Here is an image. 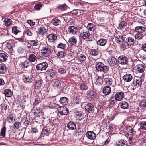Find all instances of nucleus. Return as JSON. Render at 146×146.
I'll use <instances>...</instances> for the list:
<instances>
[{
    "mask_svg": "<svg viewBox=\"0 0 146 146\" xmlns=\"http://www.w3.org/2000/svg\"><path fill=\"white\" fill-rule=\"evenodd\" d=\"M74 54L73 52L70 51L68 53V56L69 57V58L68 59V60L69 61H70L73 60L74 58Z\"/></svg>",
    "mask_w": 146,
    "mask_h": 146,
    "instance_id": "nucleus-46",
    "label": "nucleus"
},
{
    "mask_svg": "<svg viewBox=\"0 0 146 146\" xmlns=\"http://www.w3.org/2000/svg\"><path fill=\"white\" fill-rule=\"evenodd\" d=\"M25 34L29 36H31L32 35V33L31 31L29 29H26L25 31Z\"/></svg>",
    "mask_w": 146,
    "mask_h": 146,
    "instance_id": "nucleus-61",
    "label": "nucleus"
},
{
    "mask_svg": "<svg viewBox=\"0 0 146 146\" xmlns=\"http://www.w3.org/2000/svg\"><path fill=\"white\" fill-rule=\"evenodd\" d=\"M139 105L142 111L146 112V100H145L141 101Z\"/></svg>",
    "mask_w": 146,
    "mask_h": 146,
    "instance_id": "nucleus-15",
    "label": "nucleus"
},
{
    "mask_svg": "<svg viewBox=\"0 0 146 146\" xmlns=\"http://www.w3.org/2000/svg\"><path fill=\"white\" fill-rule=\"evenodd\" d=\"M106 75H105L104 77L106 84L109 86L111 85L113 82L112 79L110 78H106Z\"/></svg>",
    "mask_w": 146,
    "mask_h": 146,
    "instance_id": "nucleus-36",
    "label": "nucleus"
},
{
    "mask_svg": "<svg viewBox=\"0 0 146 146\" xmlns=\"http://www.w3.org/2000/svg\"><path fill=\"white\" fill-rule=\"evenodd\" d=\"M6 42H7V48L10 50H11L13 46L11 42L10 41L8 42V41H6Z\"/></svg>",
    "mask_w": 146,
    "mask_h": 146,
    "instance_id": "nucleus-53",
    "label": "nucleus"
},
{
    "mask_svg": "<svg viewBox=\"0 0 146 146\" xmlns=\"http://www.w3.org/2000/svg\"><path fill=\"white\" fill-rule=\"evenodd\" d=\"M119 104L121 108L122 109H127L128 108V104L126 102H122Z\"/></svg>",
    "mask_w": 146,
    "mask_h": 146,
    "instance_id": "nucleus-40",
    "label": "nucleus"
},
{
    "mask_svg": "<svg viewBox=\"0 0 146 146\" xmlns=\"http://www.w3.org/2000/svg\"><path fill=\"white\" fill-rule=\"evenodd\" d=\"M123 96L124 93L122 92H117L115 94V99L116 100L121 101L123 98Z\"/></svg>",
    "mask_w": 146,
    "mask_h": 146,
    "instance_id": "nucleus-12",
    "label": "nucleus"
},
{
    "mask_svg": "<svg viewBox=\"0 0 146 146\" xmlns=\"http://www.w3.org/2000/svg\"><path fill=\"white\" fill-rule=\"evenodd\" d=\"M7 58L6 54L4 53H0V61L4 62L6 61Z\"/></svg>",
    "mask_w": 146,
    "mask_h": 146,
    "instance_id": "nucleus-25",
    "label": "nucleus"
},
{
    "mask_svg": "<svg viewBox=\"0 0 146 146\" xmlns=\"http://www.w3.org/2000/svg\"><path fill=\"white\" fill-rule=\"evenodd\" d=\"M34 111H35L34 113V115H39V114L41 113V111L40 108H38L36 110H34Z\"/></svg>",
    "mask_w": 146,
    "mask_h": 146,
    "instance_id": "nucleus-57",
    "label": "nucleus"
},
{
    "mask_svg": "<svg viewBox=\"0 0 146 146\" xmlns=\"http://www.w3.org/2000/svg\"><path fill=\"white\" fill-rule=\"evenodd\" d=\"M135 31L137 32V33H142L145 31V29L143 26H137L135 28Z\"/></svg>",
    "mask_w": 146,
    "mask_h": 146,
    "instance_id": "nucleus-24",
    "label": "nucleus"
},
{
    "mask_svg": "<svg viewBox=\"0 0 146 146\" xmlns=\"http://www.w3.org/2000/svg\"><path fill=\"white\" fill-rule=\"evenodd\" d=\"M20 124V123L19 122L16 121L15 122L13 128L14 129H18L19 127V125Z\"/></svg>",
    "mask_w": 146,
    "mask_h": 146,
    "instance_id": "nucleus-60",
    "label": "nucleus"
},
{
    "mask_svg": "<svg viewBox=\"0 0 146 146\" xmlns=\"http://www.w3.org/2000/svg\"><path fill=\"white\" fill-rule=\"evenodd\" d=\"M42 83L40 80L36 81L35 82V87L36 89H39L42 86Z\"/></svg>",
    "mask_w": 146,
    "mask_h": 146,
    "instance_id": "nucleus-34",
    "label": "nucleus"
},
{
    "mask_svg": "<svg viewBox=\"0 0 146 146\" xmlns=\"http://www.w3.org/2000/svg\"><path fill=\"white\" fill-rule=\"evenodd\" d=\"M68 99L67 98L62 97L60 98V102L61 104L63 105H65L68 103Z\"/></svg>",
    "mask_w": 146,
    "mask_h": 146,
    "instance_id": "nucleus-28",
    "label": "nucleus"
},
{
    "mask_svg": "<svg viewBox=\"0 0 146 146\" xmlns=\"http://www.w3.org/2000/svg\"><path fill=\"white\" fill-rule=\"evenodd\" d=\"M6 67L3 64H0V74H4L5 72Z\"/></svg>",
    "mask_w": 146,
    "mask_h": 146,
    "instance_id": "nucleus-39",
    "label": "nucleus"
},
{
    "mask_svg": "<svg viewBox=\"0 0 146 146\" xmlns=\"http://www.w3.org/2000/svg\"><path fill=\"white\" fill-rule=\"evenodd\" d=\"M68 42L72 45H74L77 42L76 38L74 36L71 37L69 38Z\"/></svg>",
    "mask_w": 146,
    "mask_h": 146,
    "instance_id": "nucleus-31",
    "label": "nucleus"
},
{
    "mask_svg": "<svg viewBox=\"0 0 146 146\" xmlns=\"http://www.w3.org/2000/svg\"><path fill=\"white\" fill-rule=\"evenodd\" d=\"M58 72L59 73L63 74L66 73V70L64 68H61L58 69Z\"/></svg>",
    "mask_w": 146,
    "mask_h": 146,
    "instance_id": "nucleus-55",
    "label": "nucleus"
},
{
    "mask_svg": "<svg viewBox=\"0 0 146 146\" xmlns=\"http://www.w3.org/2000/svg\"><path fill=\"white\" fill-rule=\"evenodd\" d=\"M109 102L111 105H113L115 103L114 98L113 97L111 98L109 100Z\"/></svg>",
    "mask_w": 146,
    "mask_h": 146,
    "instance_id": "nucleus-62",
    "label": "nucleus"
},
{
    "mask_svg": "<svg viewBox=\"0 0 146 146\" xmlns=\"http://www.w3.org/2000/svg\"><path fill=\"white\" fill-rule=\"evenodd\" d=\"M68 32L71 34H75L78 32V30L76 27L70 26L68 27Z\"/></svg>",
    "mask_w": 146,
    "mask_h": 146,
    "instance_id": "nucleus-11",
    "label": "nucleus"
},
{
    "mask_svg": "<svg viewBox=\"0 0 146 146\" xmlns=\"http://www.w3.org/2000/svg\"><path fill=\"white\" fill-rule=\"evenodd\" d=\"M4 94L6 97H10L12 96L13 93L10 89H8L5 90Z\"/></svg>",
    "mask_w": 146,
    "mask_h": 146,
    "instance_id": "nucleus-30",
    "label": "nucleus"
},
{
    "mask_svg": "<svg viewBox=\"0 0 146 146\" xmlns=\"http://www.w3.org/2000/svg\"><path fill=\"white\" fill-rule=\"evenodd\" d=\"M108 61L109 64L111 66H115L117 64V60L114 57H111L108 58Z\"/></svg>",
    "mask_w": 146,
    "mask_h": 146,
    "instance_id": "nucleus-9",
    "label": "nucleus"
},
{
    "mask_svg": "<svg viewBox=\"0 0 146 146\" xmlns=\"http://www.w3.org/2000/svg\"><path fill=\"white\" fill-rule=\"evenodd\" d=\"M90 54L92 56H96L99 54V53L97 50L93 49L90 51Z\"/></svg>",
    "mask_w": 146,
    "mask_h": 146,
    "instance_id": "nucleus-49",
    "label": "nucleus"
},
{
    "mask_svg": "<svg viewBox=\"0 0 146 146\" xmlns=\"http://www.w3.org/2000/svg\"><path fill=\"white\" fill-rule=\"evenodd\" d=\"M85 109L88 113L93 112L94 111V105L90 103H89L86 105Z\"/></svg>",
    "mask_w": 146,
    "mask_h": 146,
    "instance_id": "nucleus-8",
    "label": "nucleus"
},
{
    "mask_svg": "<svg viewBox=\"0 0 146 146\" xmlns=\"http://www.w3.org/2000/svg\"><path fill=\"white\" fill-rule=\"evenodd\" d=\"M21 62L19 65L21 68L24 69L27 68L29 65V62L27 60H24L23 59H21Z\"/></svg>",
    "mask_w": 146,
    "mask_h": 146,
    "instance_id": "nucleus-10",
    "label": "nucleus"
},
{
    "mask_svg": "<svg viewBox=\"0 0 146 146\" xmlns=\"http://www.w3.org/2000/svg\"><path fill=\"white\" fill-rule=\"evenodd\" d=\"M104 64L101 62H97L96 64V68L98 71H100L104 66Z\"/></svg>",
    "mask_w": 146,
    "mask_h": 146,
    "instance_id": "nucleus-27",
    "label": "nucleus"
},
{
    "mask_svg": "<svg viewBox=\"0 0 146 146\" xmlns=\"http://www.w3.org/2000/svg\"><path fill=\"white\" fill-rule=\"evenodd\" d=\"M58 8L60 10L62 11H65L67 9V7L66 4L58 5Z\"/></svg>",
    "mask_w": 146,
    "mask_h": 146,
    "instance_id": "nucleus-51",
    "label": "nucleus"
},
{
    "mask_svg": "<svg viewBox=\"0 0 146 146\" xmlns=\"http://www.w3.org/2000/svg\"><path fill=\"white\" fill-rule=\"evenodd\" d=\"M67 127L71 130H74L76 128V125L75 123L70 121L67 124Z\"/></svg>",
    "mask_w": 146,
    "mask_h": 146,
    "instance_id": "nucleus-22",
    "label": "nucleus"
},
{
    "mask_svg": "<svg viewBox=\"0 0 146 146\" xmlns=\"http://www.w3.org/2000/svg\"><path fill=\"white\" fill-rule=\"evenodd\" d=\"M140 129L143 130H146V121L140 122L139 124Z\"/></svg>",
    "mask_w": 146,
    "mask_h": 146,
    "instance_id": "nucleus-38",
    "label": "nucleus"
},
{
    "mask_svg": "<svg viewBox=\"0 0 146 146\" xmlns=\"http://www.w3.org/2000/svg\"><path fill=\"white\" fill-rule=\"evenodd\" d=\"M33 77L31 75L24 76L23 79L25 82H31L33 80Z\"/></svg>",
    "mask_w": 146,
    "mask_h": 146,
    "instance_id": "nucleus-23",
    "label": "nucleus"
},
{
    "mask_svg": "<svg viewBox=\"0 0 146 146\" xmlns=\"http://www.w3.org/2000/svg\"><path fill=\"white\" fill-rule=\"evenodd\" d=\"M28 44L32 46H37L39 44V43L35 40L29 41Z\"/></svg>",
    "mask_w": 146,
    "mask_h": 146,
    "instance_id": "nucleus-41",
    "label": "nucleus"
},
{
    "mask_svg": "<svg viewBox=\"0 0 146 146\" xmlns=\"http://www.w3.org/2000/svg\"><path fill=\"white\" fill-rule=\"evenodd\" d=\"M6 128L5 127H3L1 129L0 135L3 137H4L5 135Z\"/></svg>",
    "mask_w": 146,
    "mask_h": 146,
    "instance_id": "nucleus-54",
    "label": "nucleus"
},
{
    "mask_svg": "<svg viewBox=\"0 0 146 146\" xmlns=\"http://www.w3.org/2000/svg\"><path fill=\"white\" fill-rule=\"evenodd\" d=\"M87 58V56L84 54H81L78 57L80 62H82L86 60Z\"/></svg>",
    "mask_w": 146,
    "mask_h": 146,
    "instance_id": "nucleus-42",
    "label": "nucleus"
},
{
    "mask_svg": "<svg viewBox=\"0 0 146 146\" xmlns=\"http://www.w3.org/2000/svg\"><path fill=\"white\" fill-rule=\"evenodd\" d=\"M144 36V35L142 33H137L135 35V39L138 40L141 39Z\"/></svg>",
    "mask_w": 146,
    "mask_h": 146,
    "instance_id": "nucleus-44",
    "label": "nucleus"
},
{
    "mask_svg": "<svg viewBox=\"0 0 146 146\" xmlns=\"http://www.w3.org/2000/svg\"><path fill=\"white\" fill-rule=\"evenodd\" d=\"M140 144L142 146H146V139H143L141 141Z\"/></svg>",
    "mask_w": 146,
    "mask_h": 146,
    "instance_id": "nucleus-64",
    "label": "nucleus"
},
{
    "mask_svg": "<svg viewBox=\"0 0 146 146\" xmlns=\"http://www.w3.org/2000/svg\"><path fill=\"white\" fill-rule=\"evenodd\" d=\"M81 36L84 39H88L90 36V34L88 31H84L80 34Z\"/></svg>",
    "mask_w": 146,
    "mask_h": 146,
    "instance_id": "nucleus-21",
    "label": "nucleus"
},
{
    "mask_svg": "<svg viewBox=\"0 0 146 146\" xmlns=\"http://www.w3.org/2000/svg\"><path fill=\"white\" fill-rule=\"evenodd\" d=\"M127 142L124 140H120L118 144V146H127Z\"/></svg>",
    "mask_w": 146,
    "mask_h": 146,
    "instance_id": "nucleus-48",
    "label": "nucleus"
},
{
    "mask_svg": "<svg viewBox=\"0 0 146 146\" xmlns=\"http://www.w3.org/2000/svg\"><path fill=\"white\" fill-rule=\"evenodd\" d=\"M86 136L87 137L91 140H93L95 139L96 135L93 131H88L86 133Z\"/></svg>",
    "mask_w": 146,
    "mask_h": 146,
    "instance_id": "nucleus-13",
    "label": "nucleus"
},
{
    "mask_svg": "<svg viewBox=\"0 0 146 146\" xmlns=\"http://www.w3.org/2000/svg\"><path fill=\"white\" fill-rule=\"evenodd\" d=\"M27 22L31 26H33L35 23V22H33L32 20H28Z\"/></svg>",
    "mask_w": 146,
    "mask_h": 146,
    "instance_id": "nucleus-63",
    "label": "nucleus"
},
{
    "mask_svg": "<svg viewBox=\"0 0 146 146\" xmlns=\"http://www.w3.org/2000/svg\"><path fill=\"white\" fill-rule=\"evenodd\" d=\"M95 80L94 83L96 85H101L103 83V80L102 78L98 76H96L95 77Z\"/></svg>",
    "mask_w": 146,
    "mask_h": 146,
    "instance_id": "nucleus-17",
    "label": "nucleus"
},
{
    "mask_svg": "<svg viewBox=\"0 0 146 146\" xmlns=\"http://www.w3.org/2000/svg\"><path fill=\"white\" fill-rule=\"evenodd\" d=\"M88 88L87 84L85 83H82L80 86V89L82 90H87Z\"/></svg>",
    "mask_w": 146,
    "mask_h": 146,
    "instance_id": "nucleus-47",
    "label": "nucleus"
},
{
    "mask_svg": "<svg viewBox=\"0 0 146 146\" xmlns=\"http://www.w3.org/2000/svg\"><path fill=\"white\" fill-rule=\"evenodd\" d=\"M142 79L140 77H136L134 78L133 82L132 84L134 89H138L141 88L142 84Z\"/></svg>",
    "mask_w": 146,
    "mask_h": 146,
    "instance_id": "nucleus-2",
    "label": "nucleus"
},
{
    "mask_svg": "<svg viewBox=\"0 0 146 146\" xmlns=\"http://www.w3.org/2000/svg\"><path fill=\"white\" fill-rule=\"evenodd\" d=\"M43 5L40 3H38L36 4L34 7V8L36 10H39L42 7Z\"/></svg>",
    "mask_w": 146,
    "mask_h": 146,
    "instance_id": "nucleus-56",
    "label": "nucleus"
},
{
    "mask_svg": "<svg viewBox=\"0 0 146 146\" xmlns=\"http://www.w3.org/2000/svg\"><path fill=\"white\" fill-rule=\"evenodd\" d=\"M87 27L88 29L90 31H94L95 29V26L92 23H88Z\"/></svg>",
    "mask_w": 146,
    "mask_h": 146,
    "instance_id": "nucleus-35",
    "label": "nucleus"
},
{
    "mask_svg": "<svg viewBox=\"0 0 146 146\" xmlns=\"http://www.w3.org/2000/svg\"><path fill=\"white\" fill-rule=\"evenodd\" d=\"M76 115L77 120L80 121L81 124H82L84 122L85 119L84 117V115L81 113L77 111Z\"/></svg>",
    "mask_w": 146,
    "mask_h": 146,
    "instance_id": "nucleus-7",
    "label": "nucleus"
},
{
    "mask_svg": "<svg viewBox=\"0 0 146 146\" xmlns=\"http://www.w3.org/2000/svg\"><path fill=\"white\" fill-rule=\"evenodd\" d=\"M126 41H127V44L128 46H131L134 42V39L133 38L129 37L126 39Z\"/></svg>",
    "mask_w": 146,
    "mask_h": 146,
    "instance_id": "nucleus-32",
    "label": "nucleus"
},
{
    "mask_svg": "<svg viewBox=\"0 0 146 146\" xmlns=\"http://www.w3.org/2000/svg\"><path fill=\"white\" fill-rule=\"evenodd\" d=\"M4 24L7 26H9L12 23L11 19H5L4 21Z\"/></svg>",
    "mask_w": 146,
    "mask_h": 146,
    "instance_id": "nucleus-43",
    "label": "nucleus"
},
{
    "mask_svg": "<svg viewBox=\"0 0 146 146\" xmlns=\"http://www.w3.org/2000/svg\"><path fill=\"white\" fill-rule=\"evenodd\" d=\"M47 31V28L43 27H41L38 29L37 32L40 35H44L46 33Z\"/></svg>",
    "mask_w": 146,
    "mask_h": 146,
    "instance_id": "nucleus-14",
    "label": "nucleus"
},
{
    "mask_svg": "<svg viewBox=\"0 0 146 146\" xmlns=\"http://www.w3.org/2000/svg\"><path fill=\"white\" fill-rule=\"evenodd\" d=\"M96 94L93 91H90L87 95V99L88 101H91L95 100L96 97Z\"/></svg>",
    "mask_w": 146,
    "mask_h": 146,
    "instance_id": "nucleus-4",
    "label": "nucleus"
},
{
    "mask_svg": "<svg viewBox=\"0 0 146 146\" xmlns=\"http://www.w3.org/2000/svg\"><path fill=\"white\" fill-rule=\"evenodd\" d=\"M58 111L61 115H67L69 112L68 108L63 106L59 107L58 108Z\"/></svg>",
    "mask_w": 146,
    "mask_h": 146,
    "instance_id": "nucleus-3",
    "label": "nucleus"
},
{
    "mask_svg": "<svg viewBox=\"0 0 146 146\" xmlns=\"http://www.w3.org/2000/svg\"><path fill=\"white\" fill-rule=\"evenodd\" d=\"M124 80L127 82H130L132 79L133 77L131 75L129 74H126L123 77Z\"/></svg>",
    "mask_w": 146,
    "mask_h": 146,
    "instance_id": "nucleus-18",
    "label": "nucleus"
},
{
    "mask_svg": "<svg viewBox=\"0 0 146 146\" xmlns=\"http://www.w3.org/2000/svg\"><path fill=\"white\" fill-rule=\"evenodd\" d=\"M57 56L59 58H62L64 56V53L63 52H59L57 54Z\"/></svg>",
    "mask_w": 146,
    "mask_h": 146,
    "instance_id": "nucleus-59",
    "label": "nucleus"
},
{
    "mask_svg": "<svg viewBox=\"0 0 146 146\" xmlns=\"http://www.w3.org/2000/svg\"><path fill=\"white\" fill-rule=\"evenodd\" d=\"M48 67V64L46 62H43L37 64L36 69L38 70L42 71L45 70Z\"/></svg>",
    "mask_w": 146,
    "mask_h": 146,
    "instance_id": "nucleus-6",
    "label": "nucleus"
},
{
    "mask_svg": "<svg viewBox=\"0 0 146 146\" xmlns=\"http://www.w3.org/2000/svg\"><path fill=\"white\" fill-rule=\"evenodd\" d=\"M52 50L48 46H43L41 50V54L45 57H48L52 53Z\"/></svg>",
    "mask_w": 146,
    "mask_h": 146,
    "instance_id": "nucleus-1",
    "label": "nucleus"
},
{
    "mask_svg": "<svg viewBox=\"0 0 146 146\" xmlns=\"http://www.w3.org/2000/svg\"><path fill=\"white\" fill-rule=\"evenodd\" d=\"M106 42V40L103 38L99 39L97 42V44L101 46H105Z\"/></svg>",
    "mask_w": 146,
    "mask_h": 146,
    "instance_id": "nucleus-26",
    "label": "nucleus"
},
{
    "mask_svg": "<svg viewBox=\"0 0 146 146\" xmlns=\"http://www.w3.org/2000/svg\"><path fill=\"white\" fill-rule=\"evenodd\" d=\"M127 131L128 132V134L130 135H132L133 134V128L130 126L127 129Z\"/></svg>",
    "mask_w": 146,
    "mask_h": 146,
    "instance_id": "nucleus-52",
    "label": "nucleus"
},
{
    "mask_svg": "<svg viewBox=\"0 0 146 146\" xmlns=\"http://www.w3.org/2000/svg\"><path fill=\"white\" fill-rule=\"evenodd\" d=\"M135 68L139 73H143L145 69L144 65L140 64L136 65L135 67Z\"/></svg>",
    "mask_w": 146,
    "mask_h": 146,
    "instance_id": "nucleus-16",
    "label": "nucleus"
},
{
    "mask_svg": "<svg viewBox=\"0 0 146 146\" xmlns=\"http://www.w3.org/2000/svg\"><path fill=\"white\" fill-rule=\"evenodd\" d=\"M103 93L106 95L109 94L111 92V89L110 87L106 86H105L103 89Z\"/></svg>",
    "mask_w": 146,
    "mask_h": 146,
    "instance_id": "nucleus-19",
    "label": "nucleus"
},
{
    "mask_svg": "<svg viewBox=\"0 0 146 146\" xmlns=\"http://www.w3.org/2000/svg\"><path fill=\"white\" fill-rule=\"evenodd\" d=\"M60 85V81L57 79L54 80L53 81V85L54 87H57Z\"/></svg>",
    "mask_w": 146,
    "mask_h": 146,
    "instance_id": "nucleus-50",
    "label": "nucleus"
},
{
    "mask_svg": "<svg viewBox=\"0 0 146 146\" xmlns=\"http://www.w3.org/2000/svg\"><path fill=\"white\" fill-rule=\"evenodd\" d=\"M118 62L121 65H124L127 64L128 59L124 56H121L118 58Z\"/></svg>",
    "mask_w": 146,
    "mask_h": 146,
    "instance_id": "nucleus-5",
    "label": "nucleus"
},
{
    "mask_svg": "<svg viewBox=\"0 0 146 146\" xmlns=\"http://www.w3.org/2000/svg\"><path fill=\"white\" fill-rule=\"evenodd\" d=\"M12 32L15 35L17 34L20 32L19 27L17 26H14L12 27Z\"/></svg>",
    "mask_w": 146,
    "mask_h": 146,
    "instance_id": "nucleus-33",
    "label": "nucleus"
},
{
    "mask_svg": "<svg viewBox=\"0 0 146 146\" xmlns=\"http://www.w3.org/2000/svg\"><path fill=\"white\" fill-rule=\"evenodd\" d=\"M37 59V58L35 55L33 54H30L28 57V60L31 62H35Z\"/></svg>",
    "mask_w": 146,
    "mask_h": 146,
    "instance_id": "nucleus-29",
    "label": "nucleus"
},
{
    "mask_svg": "<svg viewBox=\"0 0 146 146\" xmlns=\"http://www.w3.org/2000/svg\"><path fill=\"white\" fill-rule=\"evenodd\" d=\"M109 69V67L108 66L104 65L103 66V67L101 69V70H100V71H102L103 72L105 73H107Z\"/></svg>",
    "mask_w": 146,
    "mask_h": 146,
    "instance_id": "nucleus-45",
    "label": "nucleus"
},
{
    "mask_svg": "<svg viewBox=\"0 0 146 146\" xmlns=\"http://www.w3.org/2000/svg\"><path fill=\"white\" fill-rule=\"evenodd\" d=\"M66 44H64L62 43H59L57 47L58 48H61V49H65Z\"/></svg>",
    "mask_w": 146,
    "mask_h": 146,
    "instance_id": "nucleus-58",
    "label": "nucleus"
},
{
    "mask_svg": "<svg viewBox=\"0 0 146 146\" xmlns=\"http://www.w3.org/2000/svg\"><path fill=\"white\" fill-rule=\"evenodd\" d=\"M60 21L57 19H53L51 22V23L55 26L58 25L60 24Z\"/></svg>",
    "mask_w": 146,
    "mask_h": 146,
    "instance_id": "nucleus-37",
    "label": "nucleus"
},
{
    "mask_svg": "<svg viewBox=\"0 0 146 146\" xmlns=\"http://www.w3.org/2000/svg\"><path fill=\"white\" fill-rule=\"evenodd\" d=\"M48 39L51 42H54L57 39V36L54 34H50L47 36Z\"/></svg>",
    "mask_w": 146,
    "mask_h": 146,
    "instance_id": "nucleus-20",
    "label": "nucleus"
}]
</instances>
